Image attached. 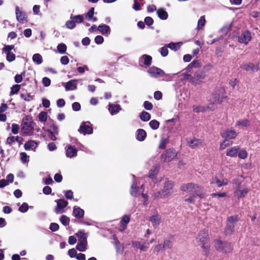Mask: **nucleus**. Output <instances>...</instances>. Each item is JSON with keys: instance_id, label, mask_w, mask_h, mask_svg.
Listing matches in <instances>:
<instances>
[{"instance_id": "1", "label": "nucleus", "mask_w": 260, "mask_h": 260, "mask_svg": "<svg viewBox=\"0 0 260 260\" xmlns=\"http://www.w3.org/2000/svg\"><path fill=\"white\" fill-rule=\"evenodd\" d=\"M196 240L201 245L204 255L207 256L209 254L210 247L208 230L207 229L201 230L198 234Z\"/></svg>"}, {"instance_id": "2", "label": "nucleus", "mask_w": 260, "mask_h": 260, "mask_svg": "<svg viewBox=\"0 0 260 260\" xmlns=\"http://www.w3.org/2000/svg\"><path fill=\"white\" fill-rule=\"evenodd\" d=\"M174 183L170 180H166L164 183L163 188L154 193V197L156 199L165 198L170 196L173 192Z\"/></svg>"}, {"instance_id": "3", "label": "nucleus", "mask_w": 260, "mask_h": 260, "mask_svg": "<svg viewBox=\"0 0 260 260\" xmlns=\"http://www.w3.org/2000/svg\"><path fill=\"white\" fill-rule=\"evenodd\" d=\"M35 122L31 117L26 116L22 119L21 132L24 136H30L34 131Z\"/></svg>"}, {"instance_id": "4", "label": "nucleus", "mask_w": 260, "mask_h": 260, "mask_svg": "<svg viewBox=\"0 0 260 260\" xmlns=\"http://www.w3.org/2000/svg\"><path fill=\"white\" fill-rule=\"evenodd\" d=\"M214 242L215 249L218 251L227 254L233 250V245L230 242L219 239L214 240Z\"/></svg>"}, {"instance_id": "5", "label": "nucleus", "mask_w": 260, "mask_h": 260, "mask_svg": "<svg viewBox=\"0 0 260 260\" xmlns=\"http://www.w3.org/2000/svg\"><path fill=\"white\" fill-rule=\"evenodd\" d=\"M239 220V218L238 215L231 216L227 218L226 226L224 231L226 235H231L234 232L236 224Z\"/></svg>"}, {"instance_id": "6", "label": "nucleus", "mask_w": 260, "mask_h": 260, "mask_svg": "<svg viewBox=\"0 0 260 260\" xmlns=\"http://www.w3.org/2000/svg\"><path fill=\"white\" fill-rule=\"evenodd\" d=\"M225 93L226 91L223 87L217 88L212 95L213 103L221 104L224 100L228 98Z\"/></svg>"}, {"instance_id": "7", "label": "nucleus", "mask_w": 260, "mask_h": 260, "mask_svg": "<svg viewBox=\"0 0 260 260\" xmlns=\"http://www.w3.org/2000/svg\"><path fill=\"white\" fill-rule=\"evenodd\" d=\"M177 152L173 148H168L160 155V159L164 162H169L177 157Z\"/></svg>"}, {"instance_id": "8", "label": "nucleus", "mask_w": 260, "mask_h": 260, "mask_svg": "<svg viewBox=\"0 0 260 260\" xmlns=\"http://www.w3.org/2000/svg\"><path fill=\"white\" fill-rule=\"evenodd\" d=\"M14 45H5L2 49L3 52L6 53L7 55L6 59L9 62H12L15 60L16 58L15 54L11 51L12 50L14 49Z\"/></svg>"}, {"instance_id": "9", "label": "nucleus", "mask_w": 260, "mask_h": 260, "mask_svg": "<svg viewBox=\"0 0 260 260\" xmlns=\"http://www.w3.org/2000/svg\"><path fill=\"white\" fill-rule=\"evenodd\" d=\"M205 74L204 72L199 71L196 72L192 77L191 84L193 85H200L202 83L205 78Z\"/></svg>"}, {"instance_id": "10", "label": "nucleus", "mask_w": 260, "mask_h": 260, "mask_svg": "<svg viewBox=\"0 0 260 260\" xmlns=\"http://www.w3.org/2000/svg\"><path fill=\"white\" fill-rule=\"evenodd\" d=\"M147 72L151 77L153 78L164 77L165 75V72L163 70L154 66L149 68Z\"/></svg>"}, {"instance_id": "11", "label": "nucleus", "mask_w": 260, "mask_h": 260, "mask_svg": "<svg viewBox=\"0 0 260 260\" xmlns=\"http://www.w3.org/2000/svg\"><path fill=\"white\" fill-rule=\"evenodd\" d=\"M78 131L84 135L92 134L93 133V129L90 122L89 121L82 122Z\"/></svg>"}, {"instance_id": "12", "label": "nucleus", "mask_w": 260, "mask_h": 260, "mask_svg": "<svg viewBox=\"0 0 260 260\" xmlns=\"http://www.w3.org/2000/svg\"><path fill=\"white\" fill-rule=\"evenodd\" d=\"M220 136L226 140H231L236 138L237 133L234 129H226L220 132Z\"/></svg>"}, {"instance_id": "13", "label": "nucleus", "mask_w": 260, "mask_h": 260, "mask_svg": "<svg viewBox=\"0 0 260 260\" xmlns=\"http://www.w3.org/2000/svg\"><path fill=\"white\" fill-rule=\"evenodd\" d=\"M240 68L245 71L257 72L259 70V63L255 65L253 63L249 62L246 63H243L240 65Z\"/></svg>"}, {"instance_id": "14", "label": "nucleus", "mask_w": 260, "mask_h": 260, "mask_svg": "<svg viewBox=\"0 0 260 260\" xmlns=\"http://www.w3.org/2000/svg\"><path fill=\"white\" fill-rule=\"evenodd\" d=\"M251 39V33L249 30H245L238 37V42L247 45Z\"/></svg>"}, {"instance_id": "15", "label": "nucleus", "mask_w": 260, "mask_h": 260, "mask_svg": "<svg viewBox=\"0 0 260 260\" xmlns=\"http://www.w3.org/2000/svg\"><path fill=\"white\" fill-rule=\"evenodd\" d=\"M57 206L55 209V212L58 214L63 213L64 210V208L66 207L68 204V202L64 199H59L56 201Z\"/></svg>"}, {"instance_id": "16", "label": "nucleus", "mask_w": 260, "mask_h": 260, "mask_svg": "<svg viewBox=\"0 0 260 260\" xmlns=\"http://www.w3.org/2000/svg\"><path fill=\"white\" fill-rule=\"evenodd\" d=\"M204 187L196 184L193 192L191 194L194 195L195 197H199L200 198H205L206 197V193L203 191Z\"/></svg>"}, {"instance_id": "17", "label": "nucleus", "mask_w": 260, "mask_h": 260, "mask_svg": "<svg viewBox=\"0 0 260 260\" xmlns=\"http://www.w3.org/2000/svg\"><path fill=\"white\" fill-rule=\"evenodd\" d=\"M130 221V216L127 215H124L120 221L119 228L118 229L119 232H122L127 228V225Z\"/></svg>"}, {"instance_id": "18", "label": "nucleus", "mask_w": 260, "mask_h": 260, "mask_svg": "<svg viewBox=\"0 0 260 260\" xmlns=\"http://www.w3.org/2000/svg\"><path fill=\"white\" fill-rule=\"evenodd\" d=\"M16 19L18 21L21 23H24L26 21L27 16L25 12L20 11L18 7H16L15 9Z\"/></svg>"}, {"instance_id": "19", "label": "nucleus", "mask_w": 260, "mask_h": 260, "mask_svg": "<svg viewBox=\"0 0 260 260\" xmlns=\"http://www.w3.org/2000/svg\"><path fill=\"white\" fill-rule=\"evenodd\" d=\"M240 150L239 146H235L226 149V155L232 157H235L237 156L238 153Z\"/></svg>"}, {"instance_id": "20", "label": "nucleus", "mask_w": 260, "mask_h": 260, "mask_svg": "<svg viewBox=\"0 0 260 260\" xmlns=\"http://www.w3.org/2000/svg\"><path fill=\"white\" fill-rule=\"evenodd\" d=\"M195 184H196L193 183L183 184L180 186V189L183 191L190 192L191 194L194 188Z\"/></svg>"}, {"instance_id": "21", "label": "nucleus", "mask_w": 260, "mask_h": 260, "mask_svg": "<svg viewBox=\"0 0 260 260\" xmlns=\"http://www.w3.org/2000/svg\"><path fill=\"white\" fill-rule=\"evenodd\" d=\"M73 215L77 219L82 218L84 215V211L80 207L74 206L73 208Z\"/></svg>"}, {"instance_id": "22", "label": "nucleus", "mask_w": 260, "mask_h": 260, "mask_svg": "<svg viewBox=\"0 0 260 260\" xmlns=\"http://www.w3.org/2000/svg\"><path fill=\"white\" fill-rule=\"evenodd\" d=\"M149 220L151 222L153 226L156 228L160 222L161 217L156 213V214H154L153 216L150 217Z\"/></svg>"}, {"instance_id": "23", "label": "nucleus", "mask_w": 260, "mask_h": 260, "mask_svg": "<svg viewBox=\"0 0 260 260\" xmlns=\"http://www.w3.org/2000/svg\"><path fill=\"white\" fill-rule=\"evenodd\" d=\"M77 149L74 146L70 145L66 150V155L68 157H72L77 155Z\"/></svg>"}, {"instance_id": "24", "label": "nucleus", "mask_w": 260, "mask_h": 260, "mask_svg": "<svg viewBox=\"0 0 260 260\" xmlns=\"http://www.w3.org/2000/svg\"><path fill=\"white\" fill-rule=\"evenodd\" d=\"M146 136L147 133L143 129L139 128L137 131L136 139L139 141H143Z\"/></svg>"}, {"instance_id": "25", "label": "nucleus", "mask_w": 260, "mask_h": 260, "mask_svg": "<svg viewBox=\"0 0 260 260\" xmlns=\"http://www.w3.org/2000/svg\"><path fill=\"white\" fill-rule=\"evenodd\" d=\"M97 29L103 35H107L110 34L111 32L110 27L106 24L100 25L98 27Z\"/></svg>"}, {"instance_id": "26", "label": "nucleus", "mask_w": 260, "mask_h": 260, "mask_svg": "<svg viewBox=\"0 0 260 260\" xmlns=\"http://www.w3.org/2000/svg\"><path fill=\"white\" fill-rule=\"evenodd\" d=\"M38 146V143L34 140H29L26 142L24 145V148L26 150H29L30 149H34Z\"/></svg>"}, {"instance_id": "27", "label": "nucleus", "mask_w": 260, "mask_h": 260, "mask_svg": "<svg viewBox=\"0 0 260 260\" xmlns=\"http://www.w3.org/2000/svg\"><path fill=\"white\" fill-rule=\"evenodd\" d=\"M158 169L156 167H154L151 169L149 172V177L151 178L154 183L157 182L156 179V175L158 173Z\"/></svg>"}, {"instance_id": "28", "label": "nucleus", "mask_w": 260, "mask_h": 260, "mask_svg": "<svg viewBox=\"0 0 260 260\" xmlns=\"http://www.w3.org/2000/svg\"><path fill=\"white\" fill-rule=\"evenodd\" d=\"M228 182L229 181L226 179H223L222 181H221L217 177H215L214 178H212L211 184L216 183L217 185V186L220 187L223 185H226L228 184Z\"/></svg>"}, {"instance_id": "29", "label": "nucleus", "mask_w": 260, "mask_h": 260, "mask_svg": "<svg viewBox=\"0 0 260 260\" xmlns=\"http://www.w3.org/2000/svg\"><path fill=\"white\" fill-rule=\"evenodd\" d=\"M76 236L78 238V242L87 243V236L83 231H80L76 234Z\"/></svg>"}, {"instance_id": "30", "label": "nucleus", "mask_w": 260, "mask_h": 260, "mask_svg": "<svg viewBox=\"0 0 260 260\" xmlns=\"http://www.w3.org/2000/svg\"><path fill=\"white\" fill-rule=\"evenodd\" d=\"M156 13L158 17L161 20H166L168 17V13L163 8L158 9Z\"/></svg>"}, {"instance_id": "31", "label": "nucleus", "mask_w": 260, "mask_h": 260, "mask_svg": "<svg viewBox=\"0 0 260 260\" xmlns=\"http://www.w3.org/2000/svg\"><path fill=\"white\" fill-rule=\"evenodd\" d=\"M120 109V106L118 105H114L112 104H109V110L112 115L117 113Z\"/></svg>"}, {"instance_id": "32", "label": "nucleus", "mask_w": 260, "mask_h": 260, "mask_svg": "<svg viewBox=\"0 0 260 260\" xmlns=\"http://www.w3.org/2000/svg\"><path fill=\"white\" fill-rule=\"evenodd\" d=\"M66 90L75 89L77 88V83L75 80H71L68 81L65 86Z\"/></svg>"}, {"instance_id": "33", "label": "nucleus", "mask_w": 260, "mask_h": 260, "mask_svg": "<svg viewBox=\"0 0 260 260\" xmlns=\"http://www.w3.org/2000/svg\"><path fill=\"white\" fill-rule=\"evenodd\" d=\"M202 141L201 139L194 138L192 140H190L188 142V145L191 148H195L199 144H202Z\"/></svg>"}, {"instance_id": "34", "label": "nucleus", "mask_w": 260, "mask_h": 260, "mask_svg": "<svg viewBox=\"0 0 260 260\" xmlns=\"http://www.w3.org/2000/svg\"><path fill=\"white\" fill-rule=\"evenodd\" d=\"M131 194L134 197H138L139 195L137 184L135 182H133L131 186Z\"/></svg>"}, {"instance_id": "35", "label": "nucleus", "mask_w": 260, "mask_h": 260, "mask_svg": "<svg viewBox=\"0 0 260 260\" xmlns=\"http://www.w3.org/2000/svg\"><path fill=\"white\" fill-rule=\"evenodd\" d=\"M70 19H73L75 21V23H81L83 22L84 18L82 15H73V14L71 15Z\"/></svg>"}, {"instance_id": "36", "label": "nucleus", "mask_w": 260, "mask_h": 260, "mask_svg": "<svg viewBox=\"0 0 260 260\" xmlns=\"http://www.w3.org/2000/svg\"><path fill=\"white\" fill-rule=\"evenodd\" d=\"M173 243L169 239H165L162 244V248L163 250H165L167 249H171L173 247Z\"/></svg>"}, {"instance_id": "37", "label": "nucleus", "mask_w": 260, "mask_h": 260, "mask_svg": "<svg viewBox=\"0 0 260 260\" xmlns=\"http://www.w3.org/2000/svg\"><path fill=\"white\" fill-rule=\"evenodd\" d=\"M182 44V42L178 43H170L168 45L169 48H170L171 50L177 51L181 47Z\"/></svg>"}, {"instance_id": "38", "label": "nucleus", "mask_w": 260, "mask_h": 260, "mask_svg": "<svg viewBox=\"0 0 260 260\" xmlns=\"http://www.w3.org/2000/svg\"><path fill=\"white\" fill-rule=\"evenodd\" d=\"M142 58L144 59V64L146 66H149L151 65L152 62V58L151 56L147 54H144L142 56Z\"/></svg>"}, {"instance_id": "39", "label": "nucleus", "mask_w": 260, "mask_h": 260, "mask_svg": "<svg viewBox=\"0 0 260 260\" xmlns=\"http://www.w3.org/2000/svg\"><path fill=\"white\" fill-rule=\"evenodd\" d=\"M140 118L143 121H148L151 118L150 114L146 111H143L140 114Z\"/></svg>"}, {"instance_id": "40", "label": "nucleus", "mask_w": 260, "mask_h": 260, "mask_svg": "<svg viewBox=\"0 0 260 260\" xmlns=\"http://www.w3.org/2000/svg\"><path fill=\"white\" fill-rule=\"evenodd\" d=\"M32 60L38 64H40L43 62L42 57L40 54L36 53L32 56Z\"/></svg>"}, {"instance_id": "41", "label": "nucleus", "mask_w": 260, "mask_h": 260, "mask_svg": "<svg viewBox=\"0 0 260 260\" xmlns=\"http://www.w3.org/2000/svg\"><path fill=\"white\" fill-rule=\"evenodd\" d=\"M87 243L78 242L76 245V249L80 251H85L87 249Z\"/></svg>"}, {"instance_id": "42", "label": "nucleus", "mask_w": 260, "mask_h": 260, "mask_svg": "<svg viewBox=\"0 0 260 260\" xmlns=\"http://www.w3.org/2000/svg\"><path fill=\"white\" fill-rule=\"evenodd\" d=\"M38 118L41 122H46L47 120V113L45 111L41 112L39 114Z\"/></svg>"}, {"instance_id": "43", "label": "nucleus", "mask_w": 260, "mask_h": 260, "mask_svg": "<svg viewBox=\"0 0 260 260\" xmlns=\"http://www.w3.org/2000/svg\"><path fill=\"white\" fill-rule=\"evenodd\" d=\"M65 25L67 28L68 29H74L76 26V24L75 23V21L73 20V19H71L69 20H68L65 24Z\"/></svg>"}, {"instance_id": "44", "label": "nucleus", "mask_w": 260, "mask_h": 260, "mask_svg": "<svg viewBox=\"0 0 260 260\" xmlns=\"http://www.w3.org/2000/svg\"><path fill=\"white\" fill-rule=\"evenodd\" d=\"M250 125V122L248 119H244L242 120H238L237 121L236 125H241L243 127H248Z\"/></svg>"}, {"instance_id": "45", "label": "nucleus", "mask_w": 260, "mask_h": 260, "mask_svg": "<svg viewBox=\"0 0 260 260\" xmlns=\"http://www.w3.org/2000/svg\"><path fill=\"white\" fill-rule=\"evenodd\" d=\"M57 51L61 54H63L67 50V46L65 44H59L57 46Z\"/></svg>"}, {"instance_id": "46", "label": "nucleus", "mask_w": 260, "mask_h": 260, "mask_svg": "<svg viewBox=\"0 0 260 260\" xmlns=\"http://www.w3.org/2000/svg\"><path fill=\"white\" fill-rule=\"evenodd\" d=\"M206 23V20L204 16H201L198 20V28L201 29L204 26Z\"/></svg>"}, {"instance_id": "47", "label": "nucleus", "mask_w": 260, "mask_h": 260, "mask_svg": "<svg viewBox=\"0 0 260 260\" xmlns=\"http://www.w3.org/2000/svg\"><path fill=\"white\" fill-rule=\"evenodd\" d=\"M60 221L63 225H69L70 222V218L66 215H61L60 217Z\"/></svg>"}, {"instance_id": "48", "label": "nucleus", "mask_w": 260, "mask_h": 260, "mask_svg": "<svg viewBox=\"0 0 260 260\" xmlns=\"http://www.w3.org/2000/svg\"><path fill=\"white\" fill-rule=\"evenodd\" d=\"M20 85L16 84L11 88L10 95L15 94L18 92L20 89Z\"/></svg>"}, {"instance_id": "49", "label": "nucleus", "mask_w": 260, "mask_h": 260, "mask_svg": "<svg viewBox=\"0 0 260 260\" xmlns=\"http://www.w3.org/2000/svg\"><path fill=\"white\" fill-rule=\"evenodd\" d=\"M149 125L153 129H157L159 126V122L156 120H152L150 121Z\"/></svg>"}, {"instance_id": "50", "label": "nucleus", "mask_w": 260, "mask_h": 260, "mask_svg": "<svg viewBox=\"0 0 260 260\" xmlns=\"http://www.w3.org/2000/svg\"><path fill=\"white\" fill-rule=\"evenodd\" d=\"M94 8L92 7L88 12L85 14V18L88 20H90L94 15Z\"/></svg>"}, {"instance_id": "51", "label": "nucleus", "mask_w": 260, "mask_h": 260, "mask_svg": "<svg viewBox=\"0 0 260 260\" xmlns=\"http://www.w3.org/2000/svg\"><path fill=\"white\" fill-rule=\"evenodd\" d=\"M168 142V139L167 138H162L160 140L158 148L160 149H164L166 147V145Z\"/></svg>"}, {"instance_id": "52", "label": "nucleus", "mask_w": 260, "mask_h": 260, "mask_svg": "<svg viewBox=\"0 0 260 260\" xmlns=\"http://www.w3.org/2000/svg\"><path fill=\"white\" fill-rule=\"evenodd\" d=\"M25 76V72L21 73V74H17L14 77L15 82L17 83H20L22 80L23 77Z\"/></svg>"}, {"instance_id": "53", "label": "nucleus", "mask_w": 260, "mask_h": 260, "mask_svg": "<svg viewBox=\"0 0 260 260\" xmlns=\"http://www.w3.org/2000/svg\"><path fill=\"white\" fill-rule=\"evenodd\" d=\"M238 154V157L240 159H245L247 157V155H248L247 151L245 150H239Z\"/></svg>"}, {"instance_id": "54", "label": "nucleus", "mask_w": 260, "mask_h": 260, "mask_svg": "<svg viewBox=\"0 0 260 260\" xmlns=\"http://www.w3.org/2000/svg\"><path fill=\"white\" fill-rule=\"evenodd\" d=\"M168 46L165 45L160 48V54L163 57H165L168 54Z\"/></svg>"}, {"instance_id": "55", "label": "nucleus", "mask_w": 260, "mask_h": 260, "mask_svg": "<svg viewBox=\"0 0 260 260\" xmlns=\"http://www.w3.org/2000/svg\"><path fill=\"white\" fill-rule=\"evenodd\" d=\"M231 144L232 143L228 142V140L224 139V140L220 144V149L223 150Z\"/></svg>"}, {"instance_id": "56", "label": "nucleus", "mask_w": 260, "mask_h": 260, "mask_svg": "<svg viewBox=\"0 0 260 260\" xmlns=\"http://www.w3.org/2000/svg\"><path fill=\"white\" fill-rule=\"evenodd\" d=\"M19 129V126L18 124L16 123H13L12 124V133L15 135L18 133Z\"/></svg>"}, {"instance_id": "57", "label": "nucleus", "mask_w": 260, "mask_h": 260, "mask_svg": "<svg viewBox=\"0 0 260 260\" xmlns=\"http://www.w3.org/2000/svg\"><path fill=\"white\" fill-rule=\"evenodd\" d=\"M28 209V205L26 203H23L19 207V210L22 213L26 212Z\"/></svg>"}, {"instance_id": "58", "label": "nucleus", "mask_w": 260, "mask_h": 260, "mask_svg": "<svg viewBox=\"0 0 260 260\" xmlns=\"http://www.w3.org/2000/svg\"><path fill=\"white\" fill-rule=\"evenodd\" d=\"M144 107L147 110H151L153 109V105L149 101H145L143 104Z\"/></svg>"}, {"instance_id": "59", "label": "nucleus", "mask_w": 260, "mask_h": 260, "mask_svg": "<svg viewBox=\"0 0 260 260\" xmlns=\"http://www.w3.org/2000/svg\"><path fill=\"white\" fill-rule=\"evenodd\" d=\"M249 191V190L245 188L242 190H239V194H238V198L244 197Z\"/></svg>"}, {"instance_id": "60", "label": "nucleus", "mask_w": 260, "mask_h": 260, "mask_svg": "<svg viewBox=\"0 0 260 260\" xmlns=\"http://www.w3.org/2000/svg\"><path fill=\"white\" fill-rule=\"evenodd\" d=\"M104 38L100 35L97 36L94 38L95 43L97 44H101L104 42Z\"/></svg>"}, {"instance_id": "61", "label": "nucleus", "mask_w": 260, "mask_h": 260, "mask_svg": "<svg viewBox=\"0 0 260 260\" xmlns=\"http://www.w3.org/2000/svg\"><path fill=\"white\" fill-rule=\"evenodd\" d=\"M153 19L149 16L145 18L144 22L148 26L151 25L153 23Z\"/></svg>"}, {"instance_id": "62", "label": "nucleus", "mask_w": 260, "mask_h": 260, "mask_svg": "<svg viewBox=\"0 0 260 260\" xmlns=\"http://www.w3.org/2000/svg\"><path fill=\"white\" fill-rule=\"evenodd\" d=\"M47 132L49 134L48 137L50 140L52 141H55L56 140V137L55 136L56 134L54 133H53L51 129H48Z\"/></svg>"}, {"instance_id": "63", "label": "nucleus", "mask_w": 260, "mask_h": 260, "mask_svg": "<svg viewBox=\"0 0 260 260\" xmlns=\"http://www.w3.org/2000/svg\"><path fill=\"white\" fill-rule=\"evenodd\" d=\"M42 83L44 86L48 87L51 84V80L48 77H44L42 79Z\"/></svg>"}, {"instance_id": "64", "label": "nucleus", "mask_w": 260, "mask_h": 260, "mask_svg": "<svg viewBox=\"0 0 260 260\" xmlns=\"http://www.w3.org/2000/svg\"><path fill=\"white\" fill-rule=\"evenodd\" d=\"M21 98L26 101H30L32 100V96L29 94H21Z\"/></svg>"}]
</instances>
